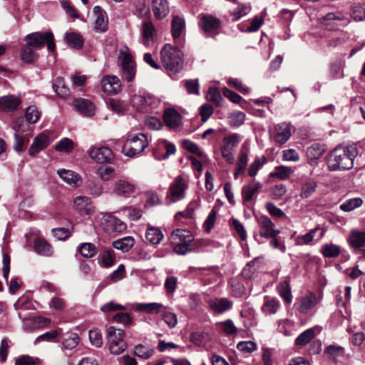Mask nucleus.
I'll use <instances>...</instances> for the list:
<instances>
[{
	"mask_svg": "<svg viewBox=\"0 0 365 365\" xmlns=\"http://www.w3.org/2000/svg\"><path fill=\"white\" fill-rule=\"evenodd\" d=\"M26 42L21 46L20 58L26 63H33L38 58L36 49L43 47L46 43L49 51H54L56 46L51 32H34L26 35L24 39Z\"/></svg>",
	"mask_w": 365,
	"mask_h": 365,
	"instance_id": "f257e3e1",
	"label": "nucleus"
},
{
	"mask_svg": "<svg viewBox=\"0 0 365 365\" xmlns=\"http://www.w3.org/2000/svg\"><path fill=\"white\" fill-rule=\"evenodd\" d=\"M356 155L354 148L337 147L329 155L327 165L330 171L350 170Z\"/></svg>",
	"mask_w": 365,
	"mask_h": 365,
	"instance_id": "f03ea898",
	"label": "nucleus"
},
{
	"mask_svg": "<svg viewBox=\"0 0 365 365\" xmlns=\"http://www.w3.org/2000/svg\"><path fill=\"white\" fill-rule=\"evenodd\" d=\"M161 62L168 73L175 74L182 67L183 53L180 48L170 43H166L160 53Z\"/></svg>",
	"mask_w": 365,
	"mask_h": 365,
	"instance_id": "7ed1b4c3",
	"label": "nucleus"
},
{
	"mask_svg": "<svg viewBox=\"0 0 365 365\" xmlns=\"http://www.w3.org/2000/svg\"><path fill=\"white\" fill-rule=\"evenodd\" d=\"M118 60L120 62L122 77L128 82L134 80L136 74V64L130 48L124 45L119 50Z\"/></svg>",
	"mask_w": 365,
	"mask_h": 365,
	"instance_id": "20e7f679",
	"label": "nucleus"
},
{
	"mask_svg": "<svg viewBox=\"0 0 365 365\" xmlns=\"http://www.w3.org/2000/svg\"><path fill=\"white\" fill-rule=\"evenodd\" d=\"M123 335L124 331L122 329H116L113 327L108 329V346L110 354L119 355L126 349L127 344L123 339Z\"/></svg>",
	"mask_w": 365,
	"mask_h": 365,
	"instance_id": "39448f33",
	"label": "nucleus"
},
{
	"mask_svg": "<svg viewBox=\"0 0 365 365\" xmlns=\"http://www.w3.org/2000/svg\"><path fill=\"white\" fill-rule=\"evenodd\" d=\"M148 145L147 136L143 133H139L124 143L122 151L125 155L133 157L141 153Z\"/></svg>",
	"mask_w": 365,
	"mask_h": 365,
	"instance_id": "423d86ee",
	"label": "nucleus"
},
{
	"mask_svg": "<svg viewBox=\"0 0 365 365\" xmlns=\"http://www.w3.org/2000/svg\"><path fill=\"white\" fill-rule=\"evenodd\" d=\"M188 185L187 181L181 176H177L169 187L168 197L170 202H175L185 197V190Z\"/></svg>",
	"mask_w": 365,
	"mask_h": 365,
	"instance_id": "0eeeda50",
	"label": "nucleus"
},
{
	"mask_svg": "<svg viewBox=\"0 0 365 365\" xmlns=\"http://www.w3.org/2000/svg\"><path fill=\"white\" fill-rule=\"evenodd\" d=\"M87 153L91 158L98 163H110L113 158L112 150L104 146H92Z\"/></svg>",
	"mask_w": 365,
	"mask_h": 365,
	"instance_id": "6e6552de",
	"label": "nucleus"
},
{
	"mask_svg": "<svg viewBox=\"0 0 365 365\" xmlns=\"http://www.w3.org/2000/svg\"><path fill=\"white\" fill-rule=\"evenodd\" d=\"M257 222L259 226V235L264 238L277 237L280 233V230L274 229V225L272 220L266 215H262L257 218Z\"/></svg>",
	"mask_w": 365,
	"mask_h": 365,
	"instance_id": "1a4fd4ad",
	"label": "nucleus"
},
{
	"mask_svg": "<svg viewBox=\"0 0 365 365\" xmlns=\"http://www.w3.org/2000/svg\"><path fill=\"white\" fill-rule=\"evenodd\" d=\"M101 88L108 94H118L121 91V81L116 76H105L101 80Z\"/></svg>",
	"mask_w": 365,
	"mask_h": 365,
	"instance_id": "9d476101",
	"label": "nucleus"
},
{
	"mask_svg": "<svg viewBox=\"0 0 365 365\" xmlns=\"http://www.w3.org/2000/svg\"><path fill=\"white\" fill-rule=\"evenodd\" d=\"M75 109L81 115L91 117L95 114L96 106L93 102L85 98H76L73 102Z\"/></svg>",
	"mask_w": 365,
	"mask_h": 365,
	"instance_id": "9b49d317",
	"label": "nucleus"
},
{
	"mask_svg": "<svg viewBox=\"0 0 365 365\" xmlns=\"http://www.w3.org/2000/svg\"><path fill=\"white\" fill-rule=\"evenodd\" d=\"M21 103L20 97L14 95H6L0 97V111L13 112Z\"/></svg>",
	"mask_w": 365,
	"mask_h": 365,
	"instance_id": "f8f14e48",
	"label": "nucleus"
},
{
	"mask_svg": "<svg viewBox=\"0 0 365 365\" xmlns=\"http://www.w3.org/2000/svg\"><path fill=\"white\" fill-rule=\"evenodd\" d=\"M135 190V185L125 180H118L115 181L113 192L116 195L128 197L134 194Z\"/></svg>",
	"mask_w": 365,
	"mask_h": 365,
	"instance_id": "ddd939ff",
	"label": "nucleus"
},
{
	"mask_svg": "<svg viewBox=\"0 0 365 365\" xmlns=\"http://www.w3.org/2000/svg\"><path fill=\"white\" fill-rule=\"evenodd\" d=\"M73 207L81 215H90L94 211L91 198L86 196L76 197L73 200Z\"/></svg>",
	"mask_w": 365,
	"mask_h": 365,
	"instance_id": "4468645a",
	"label": "nucleus"
},
{
	"mask_svg": "<svg viewBox=\"0 0 365 365\" xmlns=\"http://www.w3.org/2000/svg\"><path fill=\"white\" fill-rule=\"evenodd\" d=\"M209 307L215 312L222 314L232 307V302L227 298H212L207 302Z\"/></svg>",
	"mask_w": 365,
	"mask_h": 365,
	"instance_id": "2eb2a0df",
	"label": "nucleus"
},
{
	"mask_svg": "<svg viewBox=\"0 0 365 365\" xmlns=\"http://www.w3.org/2000/svg\"><path fill=\"white\" fill-rule=\"evenodd\" d=\"M50 143L49 136L45 133H41L38 135L34 140L31 144L29 153L30 155H35L41 150L45 149Z\"/></svg>",
	"mask_w": 365,
	"mask_h": 365,
	"instance_id": "dca6fc26",
	"label": "nucleus"
},
{
	"mask_svg": "<svg viewBox=\"0 0 365 365\" xmlns=\"http://www.w3.org/2000/svg\"><path fill=\"white\" fill-rule=\"evenodd\" d=\"M141 43L146 47L153 43L158 36V31L154 24H143L141 29Z\"/></svg>",
	"mask_w": 365,
	"mask_h": 365,
	"instance_id": "f3484780",
	"label": "nucleus"
},
{
	"mask_svg": "<svg viewBox=\"0 0 365 365\" xmlns=\"http://www.w3.org/2000/svg\"><path fill=\"white\" fill-rule=\"evenodd\" d=\"M103 220L108 232H122L127 228L125 223L110 215H105Z\"/></svg>",
	"mask_w": 365,
	"mask_h": 365,
	"instance_id": "a211bd4d",
	"label": "nucleus"
},
{
	"mask_svg": "<svg viewBox=\"0 0 365 365\" xmlns=\"http://www.w3.org/2000/svg\"><path fill=\"white\" fill-rule=\"evenodd\" d=\"M275 131L276 134L274 135V140L279 144L285 143L291 137L289 125L285 122L277 125Z\"/></svg>",
	"mask_w": 365,
	"mask_h": 365,
	"instance_id": "6ab92c4d",
	"label": "nucleus"
},
{
	"mask_svg": "<svg viewBox=\"0 0 365 365\" xmlns=\"http://www.w3.org/2000/svg\"><path fill=\"white\" fill-rule=\"evenodd\" d=\"M319 232V234L317 236V240H321L324 234L325 230L323 228H321L319 226L309 230V232L305 235H299L296 239V244L297 245H304L309 244L314 238L316 234Z\"/></svg>",
	"mask_w": 365,
	"mask_h": 365,
	"instance_id": "aec40b11",
	"label": "nucleus"
},
{
	"mask_svg": "<svg viewBox=\"0 0 365 365\" xmlns=\"http://www.w3.org/2000/svg\"><path fill=\"white\" fill-rule=\"evenodd\" d=\"M153 12L157 20L163 19L169 13V6L167 0H153Z\"/></svg>",
	"mask_w": 365,
	"mask_h": 365,
	"instance_id": "412c9836",
	"label": "nucleus"
},
{
	"mask_svg": "<svg viewBox=\"0 0 365 365\" xmlns=\"http://www.w3.org/2000/svg\"><path fill=\"white\" fill-rule=\"evenodd\" d=\"M133 308L138 312H144L147 314H155L163 312L165 307L157 302L138 303L133 305Z\"/></svg>",
	"mask_w": 365,
	"mask_h": 365,
	"instance_id": "4be33fe9",
	"label": "nucleus"
},
{
	"mask_svg": "<svg viewBox=\"0 0 365 365\" xmlns=\"http://www.w3.org/2000/svg\"><path fill=\"white\" fill-rule=\"evenodd\" d=\"M180 115L173 108H167L164 111L163 120L170 128H177L180 123Z\"/></svg>",
	"mask_w": 365,
	"mask_h": 365,
	"instance_id": "5701e85b",
	"label": "nucleus"
},
{
	"mask_svg": "<svg viewBox=\"0 0 365 365\" xmlns=\"http://www.w3.org/2000/svg\"><path fill=\"white\" fill-rule=\"evenodd\" d=\"M262 183L256 181H252L248 185H244L242 188V196L243 201H251L257 190L262 188Z\"/></svg>",
	"mask_w": 365,
	"mask_h": 365,
	"instance_id": "b1692460",
	"label": "nucleus"
},
{
	"mask_svg": "<svg viewBox=\"0 0 365 365\" xmlns=\"http://www.w3.org/2000/svg\"><path fill=\"white\" fill-rule=\"evenodd\" d=\"M155 353V349L149 345L139 344L134 347L133 354L139 359L146 360L151 358Z\"/></svg>",
	"mask_w": 365,
	"mask_h": 365,
	"instance_id": "393cba45",
	"label": "nucleus"
},
{
	"mask_svg": "<svg viewBox=\"0 0 365 365\" xmlns=\"http://www.w3.org/2000/svg\"><path fill=\"white\" fill-rule=\"evenodd\" d=\"M317 186V182L312 179L302 182L299 196L302 199H307L310 197L315 192Z\"/></svg>",
	"mask_w": 365,
	"mask_h": 365,
	"instance_id": "a878e982",
	"label": "nucleus"
},
{
	"mask_svg": "<svg viewBox=\"0 0 365 365\" xmlns=\"http://www.w3.org/2000/svg\"><path fill=\"white\" fill-rule=\"evenodd\" d=\"M66 43L71 47L75 49H80L83 45V38L78 33L68 32L64 36Z\"/></svg>",
	"mask_w": 365,
	"mask_h": 365,
	"instance_id": "bb28decb",
	"label": "nucleus"
},
{
	"mask_svg": "<svg viewBox=\"0 0 365 365\" xmlns=\"http://www.w3.org/2000/svg\"><path fill=\"white\" fill-rule=\"evenodd\" d=\"M280 307L279 301L275 298H271L266 297L263 305L262 307V311L265 314H274L277 313V310Z\"/></svg>",
	"mask_w": 365,
	"mask_h": 365,
	"instance_id": "cd10ccee",
	"label": "nucleus"
},
{
	"mask_svg": "<svg viewBox=\"0 0 365 365\" xmlns=\"http://www.w3.org/2000/svg\"><path fill=\"white\" fill-rule=\"evenodd\" d=\"M317 304V297L314 293L311 292L309 294L302 298L299 310L302 313H307L312 309Z\"/></svg>",
	"mask_w": 365,
	"mask_h": 365,
	"instance_id": "c85d7f7f",
	"label": "nucleus"
},
{
	"mask_svg": "<svg viewBox=\"0 0 365 365\" xmlns=\"http://www.w3.org/2000/svg\"><path fill=\"white\" fill-rule=\"evenodd\" d=\"M34 250L41 255L49 257L53 254L51 245L45 240L38 238L34 241Z\"/></svg>",
	"mask_w": 365,
	"mask_h": 365,
	"instance_id": "c756f323",
	"label": "nucleus"
},
{
	"mask_svg": "<svg viewBox=\"0 0 365 365\" xmlns=\"http://www.w3.org/2000/svg\"><path fill=\"white\" fill-rule=\"evenodd\" d=\"M348 240L354 248H361L365 245V232L353 230L350 233Z\"/></svg>",
	"mask_w": 365,
	"mask_h": 365,
	"instance_id": "7c9ffc66",
	"label": "nucleus"
},
{
	"mask_svg": "<svg viewBox=\"0 0 365 365\" xmlns=\"http://www.w3.org/2000/svg\"><path fill=\"white\" fill-rule=\"evenodd\" d=\"M58 174L64 182L70 185L77 186L78 185L80 178L73 171L63 169L58 170Z\"/></svg>",
	"mask_w": 365,
	"mask_h": 365,
	"instance_id": "2f4dec72",
	"label": "nucleus"
},
{
	"mask_svg": "<svg viewBox=\"0 0 365 365\" xmlns=\"http://www.w3.org/2000/svg\"><path fill=\"white\" fill-rule=\"evenodd\" d=\"M172 237L176 242L192 243L194 236L187 230L177 229L172 233Z\"/></svg>",
	"mask_w": 365,
	"mask_h": 365,
	"instance_id": "473e14b6",
	"label": "nucleus"
},
{
	"mask_svg": "<svg viewBox=\"0 0 365 365\" xmlns=\"http://www.w3.org/2000/svg\"><path fill=\"white\" fill-rule=\"evenodd\" d=\"M146 240L153 245L159 244L163 238L161 230L155 227H148L145 233Z\"/></svg>",
	"mask_w": 365,
	"mask_h": 365,
	"instance_id": "72a5a7b5",
	"label": "nucleus"
},
{
	"mask_svg": "<svg viewBox=\"0 0 365 365\" xmlns=\"http://www.w3.org/2000/svg\"><path fill=\"white\" fill-rule=\"evenodd\" d=\"M320 252L324 257L335 258L340 255L341 248L339 246L331 243L325 244L320 248Z\"/></svg>",
	"mask_w": 365,
	"mask_h": 365,
	"instance_id": "f704fd0d",
	"label": "nucleus"
},
{
	"mask_svg": "<svg viewBox=\"0 0 365 365\" xmlns=\"http://www.w3.org/2000/svg\"><path fill=\"white\" fill-rule=\"evenodd\" d=\"M325 152L323 145L319 143H313L307 149V156L311 160H318Z\"/></svg>",
	"mask_w": 365,
	"mask_h": 365,
	"instance_id": "c9c22d12",
	"label": "nucleus"
},
{
	"mask_svg": "<svg viewBox=\"0 0 365 365\" xmlns=\"http://www.w3.org/2000/svg\"><path fill=\"white\" fill-rule=\"evenodd\" d=\"M277 290L279 294L287 304H290L292 301V295L289 282L287 280L281 282L278 287Z\"/></svg>",
	"mask_w": 365,
	"mask_h": 365,
	"instance_id": "e433bc0d",
	"label": "nucleus"
},
{
	"mask_svg": "<svg viewBox=\"0 0 365 365\" xmlns=\"http://www.w3.org/2000/svg\"><path fill=\"white\" fill-rule=\"evenodd\" d=\"M134 245V239L132 237H125L115 240L113 242V247L116 250L126 252Z\"/></svg>",
	"mask_w": 365,
	"mask_h": 365,
	"instance_id": "4c0bfd02",
	"label": "nucleus"
},
{
	"mask_svg": "<svg viewBox=\"0 0 365 365\" xmlns=\"http://www.w3.org/2000/svg\"><path fill=\"white\" fill-rule=\"evenodd\" d=\"M293 173V170L284 165H279L275 167L273 172L269 174L272 178H276L280 180H285L289 178Z\"/></svg>",
	"mask_w": 365,
	"mask_h": 365,
	"instance_id": "58836bf2",
	"label": "nucleus"
},
{
	"mask_svg": "<svg viewBox=\"0 0 365 365\" xmlns=\"http://www.w3.org/2000/svg\"><path fill=\"white\" fill-rule=\"evenodd\" d=\"M52 87L55 93L61 98H65L70 94L69 89L66 87L64 81L61 78H57Z\"/></svg>",
	"mask_w": 365,
	"mask_h": 365,
	"instance_id": "ea45409f",
	"label": "nucleus"
},
{
	"mask_svg": "<svg viewBox=\"0 0 365 365\" xmlns=\"http://www.w3.org/2000/svg\"><path fill=\"white\" fill-rule=\"evenodd\" d=\"M81 255L86 258H91L97 254V247L92 243L85 242L80 245L78 247Z\"/></svg>",
	"mask_w": 365,
	"mask_h": 365,
	"instance_id": "a19ab883",
	"label": "nucleus"
},
{
	"mask_svg": "<svg viewBox=\"0 0 365 365\" xmlns=\"http://www.w3.org/2000/svg\"><path fill=\"white\" fill-rule=\"evenodd\" d=\"M79 343V338L77 334L71 333L62 341V348L67 350H73Z\"/></svg>",
	"mask_w": 365,
	"mask_h": 365,
	"instance_id": "79ce46f5",
	"label": "nucleus"
},
{
	"mask_svg": "<svg viewBox=\"0 0 365 365\" xmlns=\"http://www.w3.org/2000/svg\"><path fill=\"white\" fill-rule=\"evenodd\" d=\"M315 333L313 329H308L300 334L295 340L297 346H304L314 337Z\"/></svg>",
	"mask_w": 365,
	"mask_h": 365,
	"instance_id": "37998d69",
	"label": "nucleus"
},
{
	"mask_svg": "<svg viewBox=\"0 0 365 365\" xmlns=\"http://www.w3.org/2000/svg\"><path fill=\"white\" fill-rule=\"evenodd\" d=\"M363 203V200L359 197L351 198L346 200L340 205V209L344 212H350L359 207Z\"/></svg>",
	"mask_w": 365,
	"mask_h": 365,
	"instance_id": "c03bdc74",
	"label": "nucleus"
},
{
	"mask_svg": "<svg viewBox=\"0 0 365 365\" xmlns=\"http://www.w3.org/2000/svg\"><path fill=\"white\" fill-rule=\"evenodd\" d=\"M41 113L35 106L28 107L25 112L26 120L29 123H36L39 119Z\"/></svg>",
	"mask_w": 365,
	"mask_h": 365,
	"instance_id": "a18cd8bd",
	"label": "nucleus"
},
{
	"mask_svg": "<svg viewBox=\"0 0 365 365\" xmlns=\"http://www.w3.org/2000/svg\"><path fill=\"white\" fill-rule=\"evenodd\" d=\"M190 338L191 341L197 346L204 345L210 339L209 334L205 331L193 332L192 333Z\"/></svg>",
	"mask_w": 365,
	"mask_h": 365,
	"instance_id": "49530a36",
	"label": "nucleus"
},
{
	"mask_svg": "<svg viewBox=\"0 0 365 365\" xmlns=\"http://www.w3.org/2000/svg\"><path fill=\"white\" fill-rule=\"evenodd\" d=\"M250 11V7L247 5L240 4L233 11L230 12V15L232 16V21H237L240 19L241 17L247 15Z\"/></svg>",
	"mask_w": 365,
	"mask_h": 365,
	"instance_id": "de8ad7c7",
	"label": "nucleus"
},
{
	"mask_svg": "<svg viewBox=\"0 0 365 365\" xmlns=\"http://www.w3.org/2000/svg\"><path fill=\"white\" fill-rule=\"evenodd\" d=\"M256 259L250 261L249 263L246 264V266L244 267V269L242 271V276L247 279H252L257 271V268L255 267Z\"/></svg>",
	"mask_w": 365,
	"mask_h": 365,
	"instance_id": "09e8293b",
	"label": "nucleus"
},
{
	"mask_svg": "<svg viewBox=\"0 0 365 365\" xmlns=\"http://www.w3.org/2000/svg\"><path fill=\"white\" fill-rule=\"evenodd\" d=\"M115 255L113 250H105L102 253L101 266L106 268L110 267L115 264Z\"/></svg>",
	"mask_w": 365,
	"mask_h": 365,
	"instance_id": "8fccbe9b",
	"label": "nucleus"
},
{
	"mask_svg": "<svg viewBox=\"0 0 365 365\" xmlns=\"http://www.w3.org/2000/svg\"><path fill=\"white\" fill-rule=\"evenodd\" d=\"M74 143L73 140L68 138L61 140L55 146V149L61 152L69 153L73 149Z\"/></svg>",
	"mask_w": 365,
	"mask_h": 365,
	"instance_id": "3c124183",
	"label": "nucleus"
},
{
	"mask_svg": "<svg viewBox=\"0 0 365 365\" xmlns=\"http://www.w3.org/2000/svg\"><path fill=\"white\" fill-rule=\"evenodd\" d=\"M89 339L93 346L100 348L103 345L102 334L99 329H95L89 331Z\"/></svg>",
	"mask_w": 365,
	"mask_h": 365,
	"instance_id": "603ef678",
	"label": "nucleus"
},
{
	"mask_svg": "<svg viewBox=\"0 0 365 365\" xmlns=\"http://www.w3.org/2000/svg\"><path fill=\"white\" fill-rule=\"evenodd\" d=\"M237 349L244 354H250L257 349V344L252 341H240L237 344Z\"/></svg>",
	"mask_w": 365,
	"mask_h": 365,
	"instance_id": "864d4df0",
	"label": "nucleus"
},
{
	"mask_svg": "<svg viewBox=\"0 0 365 365\" xmlns=\"http://www.w3.org/2000/svg\"><path fill=\"white\" fill-rule=\"evenodd\" d=\"M230 125L233 127H238L242 125L245 120V115L240 111L234 112L229 116Z\"/></svg>",
	"mask_w": 365,
	"mask_h": 365,
	"instance_id": "5fc2aeb1",
	"label": "nucleus"
},
{
	"mask_svg": "<svg viewBox=\"0 0 365 365\" xmlns=\"http://www.w3.org/2000/svg\"><path fill=\"white\" fill-rule=\"evenodd\" d=\"M88 193L94 197H99L103 192V185L94 181H89L87 185Z\"/></svg>",
	"mask_w": 365,
	"mask_h": 365,
	"instance_id": "6e6d98bb",
	"label": "nucleus"
},
{
	"mask_svg": "<svg viewBox=\"0 0 365 365\" xmlns=\"http://www.w3.org/2000/svg\"><path fill=\"white\" fill-rule=\"evenodd\" d=\"M114 173V169L108 166H101L97 170L98 175L104 181L110 180L113 177Z\"/></svg>",
	"mask_w": 365,
	"mask_h": 365,
	"instance_id": "4d7b16f0",
	"label": "nucleus"
},
{
	"mask_svg": "<svg viewBox=\"0 0 365 365\" xmlns=\"http://www.w3.org/2000/svg\"><path fill=\"white\" fill-rule=\"evenodd\" d=\"M351 17L356 21H362L365 20V6L357 5L354 6L351 10Z\"/></svg>",
	"mask_w": 365,
	"mask_h": 365,
	"instance_id": "13d9d810",
	"label": "nucleus"
},
{
	"mask_svg": "<svg viewBox=\"0 0 365 365\" xmlns=\"http://www.w3.org/2000/svg\"><path fill=\"white\" fill-rule=\"evenodd\" d=\"M206 97L209 101L213 102L216 106H220L221 103L222 96L215 88H210Z\"/></svg>",
	"mask_w": 365,
	"mask_h": 365,
	"instance_id": "bf43d9fd",
	"label": "nucleus"
},
{
	"mask_svg": "<svg viewBox=\"0 0 365 365\" xmlns=\"http://www.w3.org/2000/svg\"><path fill=\"white\" fill-rule=\"evenodd\" d=\"M233 150V147L225 143H223L221 147L222 156L229 163H232L234 161V157L232 154Z\"/></svg>",
	"mask_w": 365,
	"mask_h": 365,
	"instance_id": "052dcab7",
	"label": "nucleus"
},
{
	"mask_svg": "<svg viewBox=\"0 0 365 365\" xmlns=\"http://www.w3.org/2000/svg\"><path fill=\"white\" fill-rule=\"evenodd\" d=\"M182 145L187 151L197 155L200 157L202 156L203 155L202 152L200 150L197 144L194 143L190 140H183L182 141Z\"/></svg>",
	"mask_w": 365,
	"mask_h": 365,
	"instance_id": "680f3d73",
	"label": "nucleus"
},
{
	"mask_svg": "<svg viewBox=\"0 0 365 365\" xmlns=\"http://www.w3.org/2000/svg\"><path fill=\"white\" fill-rule=\"evenodd\" d=\"M193 250L191 243L176 242L173 247V251L178 255H186Z\"/></svg>",
	"mask_w": 365,
	"mask_h": 365,
	"instance_id": "e2e57ef3",
	"label": "nucleus"
},
{
	"mask_svg": "<svg viewBox=\"0 0 365 365\" xmlns=\"http://www.w3.org/2000/svg\"><path fill=\"white\" fill-rule=\"evenodd\" d=\"M185 87L189 94H199V83L197 79L185 81Z\"/></svg>",
	"mask_w": 365,
	"mask_h": 365,
	"instance_id": "0e129e2a",
	"label": "nucleus"
},
{
	"mask_svg": "<svg viewBox=\"0 0 365 365\" xmlns=\"http://www.w3.org/2000/svg\"><path fill=\"white\" fill-rule=\"evenodd\" d=\"M201 30L207 36H214L219 33L220 24H200Z\"/></svg>",
	"mask_w": 365,
	"mask_h": 365,
	"instance_id": "69168bd1",
	"label": "nucleus"
},
{
	"mask_svg": "<svg viewBox=\"0 0 365 365\" xmlns=\"http://www.w3.org/2000/svg\"><path fill=\"white\" fill-rule=\"evenodd\" d=\"M163 319L170 328H174L178 323L177 315L169 312H163Z\"/></svg>",
	"mask_w": 365,
	"mask_h": 365,
	"instance_id": "338daca9",
	"label": "nucleus"
},
{
	"mask_svg": "<svg viewBox=\"0 0 365 365\" xmlns=\"http://www.w3.org/2000/svg\"><path fill=\"white\" fill-rule=\"evenodd\" d=\"M38 361V359L29 356H22L16 359L15 365H35Z\"/></svg>",
	"mask_w": 365,
	"mask_h": 365,
	"instance_id": "774afa93",
	"label": "nucleus"
}]
</instances>
